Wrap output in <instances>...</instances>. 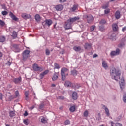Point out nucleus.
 Masks as SVG:
<instances>
[{
  "label": "nucleus",
  "instance_id": "22",
  "mask_svg": "<svg viewBox=\"0 0 126 126\" xmlns=\"http://www.w3.org/2000/svg\"><path fill=\"white\" fill-rule=\"evenodd\" d=\"M72 98L73 100H77L78 96H77V93L76 92H74L72 94Z\"/></svg>",
  "mask_w": 126,
  "mask_h": 126
},
{
  "label": "nucleus",
  "instance_id": "7",
  "mask_svg": "<svg viewBox=\"0 0 126 126\" xmlns=\"http://www.w3.org/2000/svg\"><path fill=\"white\" fill-rule=\"evenodd\" d=\"M11 49L15 52V53H19L20 52V50L19 49V48L18 47V45L16 44H13L11 46Z\"/></svg>",
  "mask_w": 126,
  "mask_h": 126
},
{
  "label": "nucleus",
  "instance_id": "51",
  "mask_svg": "<svg viewBox=\"0 0 126 126\" xmlns=\"http://www.w3.org/2000/svg\"><path fill=\"white\" fill-rule=\"evenodd\" d=\"M24 122V124H25V125H28L29 123H28V119H25L23 121Z\"/></svg>",
  "mask_w": 126,
  "mask_h": 126
},
{
  "label": "nucleus",
  "instance_id": "28",
  "mask_svg": "<svg viewBox=\"0 0 126 126\" xmlns=\"http://www.w3.org/2000/svg\"><path fill=\"white\" fill-rule=\"evenodd\" d=\"M120 86L121 89L122 90L125 88V81L124 80L120 82Z\"/></svg>",
  "mask_w": 126,
  "mask_h": 126
},
{
  "label": "nucleus",
  "instance_id": "24",
  "mask_svg": "<svg viewBox=\"0 0 126 126\" xmlns=\"http://www.w3.org/2000/svg\"><path fill=\"white\" fill-rule=\"evenodd\" d=\"M73 49L75 52H80L81 51V47L80 46H74Z\"/></svg>",
  "mask_w": 126,
  "mask_h": 126
},
{
  "label": "nucleus",
  "instance_id": "31",
  "mask_svg": "<svg viewBox=\"0 0 126 126\" xmlns=\"http://www.w3.org/2000/svg\"><path fill=\"white\" fill-rule=\"evenodd\" d=\"M103 107L105 108V111L106 114L108 116V117H109L110 116V113L109 112V109H108L107 107H106V106L105 105H103Z\"/></svg>",
  "mask_w": 126,
  "mask_h": 126
},
{
  "label": "nucleus",
  "instance_id": "45",
  "mask_svg": "<svg viewBox=\"0 0 126 126\" xmlns=\"http://www.w3.org/2000/svg\"><path fill=\"white\" fill-rule=\"evenodd\" d=\"M70 121L67 119L64 122V125H70Z\"/></svg>",
  "mask_w": 126,
  "mask_h": 126
},
{
  "label": "nucleus",
  "instance_id": "38",
  "mask_svg": "<svg viewBox=\"0 0 126 126\" xmlns=\"http://www.w3.org/2000/svg\"><path fill=\"white\" fill-rule=\"evenodd\" d=\"M5 41V37L4 36H0V42L1 43H3Z\"/></svg>",
  "mask_w": 126,
  "mask_h": 126
},
{
  "label": "nucleus",
  "instance_id": "53",
  "mask_svg": "<svg viewBox=\"0 0 126 126\" xmlns=\"http://www.w3.org/2000/svg\"><path fill=\"white\" fill-rule=\"evenodd\" d=\"M123 101L124 103H126V95L123 96Z\"/></svg>",
  "mask_w": 126,
  "mask_h": 126
},
{
  "label": "nucleus",
  "instance_id": "9",
  "mask_svg": "<svg viewBox=\"0 0 126 126\" xmlns=\"http://www.w3.org/2000/svg\"><path fill=\"white\" fill-rule=\"evenodd\" d=\"M70 12H76L78 10V4H74L70 9Z\"/></svg>",
  "mask_w": 126,
  "mask_h": 126
},
{
  "label": "nucleus",
  "instance_id": "52",
  "mask_svg": "<svg viewBox=\"0 0 126 126\" xmlns=\"http://www.w3.org/2000/svg\"><path fill=\"white\" fill-rule=\"evenodd\" d=\"M44 104H41L40 105H39V109L40 110H43V109H44Z\"/></svg>",
  "mask_w": 126,
  "mask_h": 126
},
{
  "label": "nucleus",
  "instance_id": "36",
  "mask_svg": "<svg viewBox=\"0 0 126 126\" xmlns=\"http://www.w3.org/2000/svg\"><path fill=\"white\" fill-rule=\"evenodd\" d=\"M69 110L71 113H73L75 111V106H71L69 108Z\"/></svg>",
  "mask_w": 126,
  "mask_h": 126
},
{
  "label": "nucleus",
  "instance_id": "58",
  "mask_svg": "<svg viewBox=\"0 0 126 126\" xmlns=\"http://www.w3.org/2000/svg\"><path fill=\"white\" fill-rule=\"evenodd\" d=\"M34 108H35V106L34 105H33L32 106L30 107L29 109H30V110L32 111V110H33V109H34Z\"/></svg>",
  "mask_w": 126,
  "mask_h": 126
},
{
  "label": "nucleus",
  "instance_id": "25",
  "mask_svg": "<svg viewBox=\"0 0 126 126\" xmlns=\"http://www.w3.org/2000/svg\"><path fill=\"white\" fill-rule=\"evenodd\" d=\"M64 85L66 87H70L71 86V82L69 81H66Z\"/></svg>",
  "mask_w": 126,
  "mask_h": 126
},
{
  "label": "nucleus",
  "instance_id": "43",
  "mask_svg": "<svg viewBox=\"0 0 126 126\" xmlns=\"http://www.w3.org/2000/svg\"><path fill=\"white\" fill-rule=\"evenodd\" d=\"M110 13V9L107 8L104 10V14H109Z\"/></svg>",
  "mask_w": 126,
  "mask_h": 126
},
{
  "label": "nucleus",
  "instance_id": "33",
  "mask_svg": "<svg viewBox=\"0 0 126 126\" xmlns=\"http://www.w3.org/2000/svg\"><path fill=\"white\" fill-rule=\"evenodd\" d=\"M58 73H55L52 78V80L53 81H55V80H57V79H58Z\"/></svg>",
  "mask_w": 126,
  "mask_h": 126
},
{
  "label": "nucleus",
  "instance_id": "23",
  "mask_svg": "<svg viewBox=\"0 0 126 126\" xmlns=\"http://www.w3.org/2000/svg\"><path fill=\"white\" fill-rule=\"evenodd\" d=\"M84 47L86 50H87L88 49H91V47H92V45L90 43H86Z\"/></svg>",
  "mask_w": 126,
  "mask_h": 126
},
{
  "label": "nucleus",
  "instance_id": "18",
  "mask_svg": "<svg viewBox=\"0 0 126 126\" xmlns=\"http://www.w3.org/2000/svg\"><path fill=\"white\" fill-rule=\"evenodd\" d=\"M9 16H10L11 18H12V19L13 20H14L15 21H17V20H18V18L16 17V16L14 15V14H13V13L11 12H9Z\"/></svg>",
  "mask_w": 126,
  "mask_h": 126
},
{
  "label": "nucleus",
  "instance_id": "54",
  "mask_svg": "<svg viewBox=\"0 0 126 126\" xmlns=\"http://www.w3.org/2000/svg\"><path fill=\"white\" fill-rule=\"evenodd\" d=\"M7 65H8L9 66H10L11 65V62L9 61H7V63H6Z\"/></svg>",
  "mask_w": 126,
  "mask_h": 126
},
{
  "label": "nucleus",
  "instance_id": "3",
  "mask_svg": "<svg viewBox=\"0 0 126 126\" xmlns=\"http://www.w3.org/2000/svg\"><path fill=\"white\" fill-rule=\"evenodd\" d=\"M68 70L67 68L65 67H63L61 69V76H62V79L63 81H64L65 80L66 76H65V72H66Z\"/></svg>",
  "mask_w": 126,
  "mask_h": 126
},
{
  "label": "nucleus",
  "instance_id": "30",
  "mask_svg": "<svg viewBox=\"0 0 126 126\" xmlns=\"http://www.w3.org/2000/svg\"><path fill=\"white\" fill-rule=\"evenodd\" d=\"M99 24L101 25H104V24H107V21L105 19H102L99 22Z\"/></svg>",
  "mask_w": 126,
  "mask_h": 126
},
{
  "label": "nucleus",
  "instance_id": "15",
  "mask_svg": "<svg viewBox=\"0 0 126 126\" xmlns=\"http://www.w3.org/2000/svg\"><path fill=\"white\" fill-rule=\"evenodd\" d=\"M48 73H49V70H46L45 71H44V72L40 74V75H39L40 78H41V79H43L44 78V76L47 75V74Z\"/></svg>",
  "mask_w": 126,
  "mask_h": 126
},
{
  "label": "nucleus",
  "instance_id": "2",
  "mask_svg": "<svg viewBox=\"0 0 126 126\" xmlns=\"http://www.w3.org/2000/svg\"><path fill=\"white\" fill-rule=\"evenodd\" d=\"M79 17H74L73 18H70L69 19H68L66 22H65V26L64 28L66 29V30H68V29H71L72 24L73 23V22H75V21H76V20H79Z\"/></svg>",
  "mask_w": 126,
  "mask_h": 126
},
{
  "label": "nucleus",
  "instance_id": "61",
  "mask_svg": "<svg viewBox=\"0 0 126 126\" xmlns=\"http://www.w3.org/2000/svg\"><path fill=\"white\" fill-rule=\"evenodd\" d=\"M2 94L0 93V100H2Z\"/></svg>",
  "mask_w": 126,
  "mask_h": 126
},
{
  "label": "nucleus",
  "instance_id": "17",
  "mask_svg": "<svg viewBox=\"0 0 126 126\" xmlns=\"http://www.w3.org/2000/svg\"><path fill=\"white\" fill-rule=\"evenodd\" d=\"M126 42V39L123 38L121 40V43L118 45V48H123L125 47V42Z\"/></svg>",
  "mask_w": 126,
  "mask_h": 126
},
{
  "label": "nucleus",
  "instance_id": "44",
  "mask_svg": "<svg viewBox=\"0 0 126 126\" xmlns=\"http://www.w3.org/2000/svg\"><path fill=\"white\" fill-rule=\"evenodd\" d=\"M41 123H43V124H46L47 123V120H46V119H45V117H43L41 119Z\"/></svg>",
  "mask_w": 126,
  "mask_h": 126
},
{
  "label": "nucleus",
  "instance_id": "4",
  "mask_svg": "<svg viewBox=\"0 0 126 126\" xmlns=\"http://www.w3.org/2000/svg\"><path fill=\"white\" fill-rule=\"evenodd\" d=\"M30 51L25 50L22 53L24 61H26L30 57Z\"/></svg>",
  "mask_w": 126,
  "mask_h": 126
},
{
  "label": "nucleus",
  "instance_id": "19",
  "mask_svg": "<svg viewBox=\"0 0 126 126\" xmlns=\"http://www.w3.org/2000/svg\"><path fill=\"white\" fill-rule=\"evenodd\" d=\"M109 124H110L111 126H122L121 123H115L113 121H109Z\"/></svg>",
  "mask_w": 126,
  "mask_h": 126
},
{
  "label": "nucleus",
  "instance_id": "42",
  "mask_svg": "<svg viewBox=\"0 0 126 126\" xmlns=\"http://www.w3.org/2000/svg\"><path fill=\"white\" fill-rule=\"evenodd\" d=\"M54 68L56 69H60V65L58 63H55L54 64Z\"/></svg>",
  "mask_w": 126,
  "mask_h": 126
},
{
  "label": "nucleus",
  "instance_id": "41",
  "mask_svg": "<svg viewBox=\"0 0 126 126\" xmlns=\"http://www.w3.org/2000/svg\"><path fill=\"white\" fill-rule=\"evenodd\" d=\"M0 25L2 27H3V26L5 25V23L4 22V21L1 20H0Z\"/></svg>",
  "mask_w": 126,
  "mask_h": 126
},
{
  "label": "nucleus",
  "instance_id": "34",
  "mask_svg": "<svg viewBox=\"0 0 126 126\" xmlns=\"http://www.w3.org/2000/svg\"><path fill=\"white\" fill-rule=\"evenodd\" d=\"M29 93H28V92H25V99L26 100V101H28L29 99Z\"/></svg>",
  "mask_w": 126,
  "mask_h": 126
},
{
  "label": "nucleus",
  "instance_id": "1",
  "mask_svg": "<svg viewBox=\"0 0 126 126\" xmlns=\"http://www.w3.org/2000/svg\"><path fill=\"white\" fill-rule=\"evenodd\" d=\"M110 73L112 79H114L116 81H118L120 79V76H121V72L120 70L112 67L110 69Z\"/></svg>",
  "mask_w": 126,
  "mask_h": 126
},
{
  "label": "nucleus",
  "instance_id": "20",
  "mask_svg": "<svg viewBox=\"0 0 126 126\" xmlns=\"http://www.w3.org/2000/svg\"><path fill=\"white\" fill-rule=\"evenodd\" d=\"M55 9L57 11H61V10L63 9V6L62 5H57L55 6Z\"/></svg>",
  "mask_w": 126,
  "mask_h": 126
},
{
  "label": "nucleus",
  "instance_id": "57",
  "mask_svg": "<svg viewBox=\"0 0 126 126\" xmlns=\"http://www.w3.org/2000/svg\"><path fill=\"white\" fill-rule=\"evenodd\" d=\"M59 99H61V100H64V96H59Z\"/></svg>",
  "mask_w": 126,
  "mask_h": 126
},
{
  "label": "nucleus",
  "instance_id": "59",
  "mask_svg": "<svg viewBox=\"0 0 126 126\" xmlns=\"http://www.w3.org/2000/svg\"><path fill=\"white\" fill-rule=\"evenodd\" d=\"M65 1H66V0H59V2H65Z\"/></svg>",
  "mask_w": 126,
  "mask_h": 126
},
{
  "label": "nucleus",
  "instance_id": "64",
  "mask_svg": "<svg viewBox=\"0 0 126 126\" xmlns=\"http://www.w3.org/2000/svg\"><path fill=\"white\" fill-rule=\"evenodd\" d=\"M115 0H110V1L112 2V1H115Z\"/></svg>",
  "mask_w": 126,
  "mask_h": 126
},
{
  "label": "nucleus",
  "instance_id": "8",
  "mask_svg": "<svg viewBox=\"0 0 126 126\" xmlns=\"http://www.w3.org/2000/svg\"><path fill=\"white\" fill-rule=\"evenodd\" d=\"M108 38L112 40V41H114L116 40V33H114V32H111L108 33Z\"/></svg>",
  "mask_w": 126,
  "mask_h": 126
},
{
  "label": "nucleus",
  "instance_id": "5",
  "mask_svg": "<svg viewBox=\"0 0 126 126\" xmlns=\"http://www.w3.org/2000/svg\"><path fill=\"white\" fill-rule=\"evenodd\" d=\"M84 18L87 19L88 23H92L93 22V20L94 18H93V16L91 15H85L83 16Z\"/></svg>",
  "mask_w": 126,
  "mask_h": 126
},
{
  "label": "nucleus",
  "instance_id": "56",
  "mask_svg": "<svg viewBox=\"0 0 126 126\" xmlns=\"http://www.w3.org/2000/svg\"><path fill=\"white\" fill-rule=\"evenodd\" d=\"M24 116H25V117H27V116H28V113L27 112V111L25 112V113H24Z\"/></svg>",
  "mask_w": 126,
  "mask_h": 126
},
{
  "label": "nucleus",
  "instance_id": "21",
  "mask_svg": "<svg viewBox=\"0 0 126 126\" xmlns=\"http://www.w3.org/2000/svg\"><path fill=\"white\" fill-rule=\"evenodd\" d=\"M115 16L116 19H120V18H121V12L120 11L118 10L116 11Z\"/></svg>",
  "mask_w": 126,
  "mask_h": 126
},
{
  "label": "nucleus",
  "instance_id": "48",
  "mask_svg": "<svg viewBox=\"0 0 126 126\" xmlns=\"http://www.w3.org/2000/svg\"><path fill=\"white\" fill-rule=\"evenodd\" d=\"M96 28V26L93 25L90 27V31H93V30H94V29H95V28Z\"/></svg>",
  "mask_w": 126,
  "mask_h": 126
},
{
  "label": "nucleus",
  "instance_id": "37",
  "mask_svg": "<svg viewBox=\"0 0 126 126\" xmlns=\"http://www.w3.org/2000/svg\"><path fill=\"white\" fill-rule=\"evenodd\" d=\"M99 30L100 31H105V27L104 26H99Z\"/></svg>",
  "mask_w": 126,
  "mask_h": 126
},
{
  "label": "nucleus",
  "instance_id": "55",
  "mask_svg": "<svg viewBox=\"0 0 126 126\" xmlns=\"http://www.w3.org/2000/svg\"><path fill=\"white\" fill-rule=\"evenodd\" d=\"M126 30V26L123 27L122 29V31H123V32H125Z\"/></svg>",
  "mask_w": 126,
  "mask_h": 126
},
{
  "label": "nucleus",
  "instance_id": "10",
  "mask_svg": "<svg viewBox=\"0 0 126 126\" xmlns=\"http://www.w3.org/2000/svg\"><path fill=\"white\" fill-rule=\"evenodd\" d=\"M120 54V49L119 48L116 49V51H111L110 53V56L111 58L113 57H115V56H117V55H119Z\"/></svg>",
  "mask_w": 126,
  "mask_h": 126
},
{
  "label": "nucleus",
  "instance_id": "26",
  "mask_svg": "<svg viewBox=\"0 0 126 126\" xmlns=\"http://www.w3.org/2000/svg\"><path fill=\"white\" fill-rule=\"evenodd\" d=\"M35 19L37 22L39 21H41V17L40 16V15L38 14H36L35 15Z\"/></svg>",
  "mask_w": 126,
  "mask_h": 126
},
{
  "label": "nucleus",
  "instance_id": "62",
  "mask_svg": "<svg viewBox=\"0 0 126 126\" xmlns=\"http://www.w3.org/2000/svg\"><path fill=\"white\" fill-rule=\"evenodd\" d=\"M1 57H2V53L0 52V58H1Z\"/></svg>",
  "mask_w": 126,
  "mask_h": 126
},
{
  "label": "nucleus",
  "instance_id": "49",
  "mask_svg": "<svg viewBox=\"0 0 126 126\" xmlns=\"http://www.w3.org/2000/svg\"><path fill=\"white\" fill-rule=\"evenodd\" d=\"M88 111H85L84 112V117H88Z\"/></svg>",
  "mask_w": 126,
  "mask_h": 126
},
{
  "label": "nucleus",
  "instance_id": "35",
  "mask_svg": "<svg viewBox=\"0 0 126 126\" xmlns=\"http://www.w3.org/2000/svg\"><path fill=\"white\" fill-rule=\"evenodd\" d=\"M71 73L72 75L76 76V75H77V71H76V70H73L71 71Z\"/></svg>",
  "mask_w": 126,
  "mask_h": 126
},
{
  "label": "nucleus",
  "instance_id": "29",
  "mask_svg": "<svg viewBox=\"0 0 126 126\" xmlns=\"http://www.w3.org/2000/svg\"><path fill=\"white\" fill-rule=\"evenodd\" d=\"M12 37L13 39H16L17 38V33L15 31H13L12 32Z\"/></svg>",
  "mask_w": 126,
  "mask_h": 126
},
{
  "label": "nucleus",
  "instance_id": "40",
  "mask_svg": "<svg viewBox=\"0 0 126 126\" xmlns=\"http://www.w3.org/2000/svg\"><path fill=\"white\" fill-rule=\"evenodd\" d=\"M102 7L103 9H108V8L109 7V4H104Z\"/></svg>",
  "mask_w": 126,
  "mask_h": 126
},
{
  "label": "nucleus",
  "instance_id": "60",
  "mask_svg": "<svg viewBox=\"0 0 126 126\" xmlns=\"http://www.w3.org/2000/svg\"><path fill=\"white\" fill-rule=\"evenodd\" d=\"M97 57H98V55H97L96 54H94L93 55V58H97Z\"/></svg>",
  "mask_w": 126,
  "mask_h": 126
},
{
  "label": "nucleus",
  "instance_id": "39",
  "mask_svg": "<svg viewBox=\"0 0 126 126\" xmlns=\"http://www.w3.org/2000/svg\"><path fill=\"white\" fill-rule=\"evenodd\" d=\"M96 119L97 121H101V116L100 115V113H98L96 115Z\"/></svg>",
  "mask_w": 126,
  "mask_h": 126
},
{
  "label": "nucleus",
  "instance_id": "16",
  "mask_svg": "<svg viewBox=\"0 0 126 126\" xmlns=\"http://www.w3.org/2000/svg\"><path fill=\"white\" fill-rule=\"evenodd\" d=\"M126 42V39L123 38L121 40V43L118 45V48H123L125 47V42Z\"/></svg>",
  "mask_w": 126,
  "mask_h": 126
},
{
  "label": "nucleus",
  "instance_id": "47",
  "mask_svg": "<svg viewBox=\"0 0 126 126\" xmlns=\"http://www.w3.org/2000/svg\"><path fill=\"white\" fill-rule=\"evenodd\" d=\"M45 54L46 56H50V50L49 49H46Z\"/></svg>",
  "mask_w": 126,
  "mask_h": 126
},
{
  "label": "nucleus",
  "instance_id": "12",
  "mask_svg": "<svg viewBox=\"0 0 126 126\" xmlns=\"http://www.w3.org/2000/svg\"><path fill=\"white\" fill-rule=\"evenodd\" d=\"M52 20H46L45 22L42 23V25L43 26H46L47 25V26H50V25H52Z\"/></svg>",
  "mask_w": 126,
  "mask_h": 126
},
{
  "label": "nucleus",
  "instance_id": "11",
  "mask_svg": "<svg viewBox=\"0 0 126 126\" xmlns=\"http://www.w3.org/2000/svg\"><path fill=\"white\" fill-rule=\"evenodd\" d=\"M21 17L24 19H25V20L29 19V18H31V15L25 13H22Z\"/></svg>",
  "mask_w": 126,
  "mask_h": 126
},
{
  "label": "nucleus",
  "instance_id": "32",
  "mask_svg": "<svg viewBox=\"0 0 126 126\" xmlns=\"http://www.w3.org/2000/svg\"><path fill=\"white\" fill-rule=\"evenodd\" d=\"M102 64L103 67H104V68H107V67H108V64L106 63V61H103L102 63Z\"/></svg>",
  "mask_w": 126,
  "mask_h": 126
},
{
  "label": "nucleus",
  "instance_id": "27",
  "mask_svg": "<svg viewBox=\"0 0 126 126\" xmlns=\"http://www.w3.org/2000/svg\"><path fill=\"white\" fill-rule=\"evenodd\" d=\"M9 117H10V118H13V117L15 116V113L13 111H9Z\"/></svg>",
  "mask_w": 126,
  "mask_h": 126
},
{
  "label": "nucleus",
  "instance_id": "46",
  "mask_svg": "<svg viewBox=\"0 0 126 126\" xmlns=\"http://www.w3.org/2000/svg\"><path fill=\"white\" fill-rule=\"evenodd\" d=\"M1 14H2L3 16L7 15L8 14V12L6 11H3L1 12Z\"/></svg>",
  "mask_w": 126,
  "mask_h": 126
},
{
  "label": "nucleus",
  "instance_id": "6",
  "mask_svg": "<svg viewBox=\"0 0 126 126\" xmlns=\"http://www.w3.org/2000/svg\"><path fill=\"white\" fill-rule=\"evenodd\" d=\"M32 68L34 71H40V72L43 71V68L39 66L37 63L33 64Z\"/></svg>",
  "mask_w": 126,
  "mask_h": 126
},
{
  "label": "nucleus",
  "instance_id": "14",
  "mask_svg": "<svg viewBox=\"0 0 126 126\" xmlns=\"http://www.w3.org/2000/svg\"><path fill=\"white\" fill-rule=\"evenodd\" d=\"M112 27L113 31L115 32H116V31H119V27L118 26V24L113 23L112 24Z\"/></svg>",
  "mask_w": 126,
  "mask_h": 126
},
{
  "label": "nucleus",
  "instance_id": "13",
  "mask_svg": "<svg viewBox=\"0 0 126 126\" xmlns=\"http://www.w3.org/2000/svg\"><path fill=\"white\" fill-rule=\"evenodd\" d=\"M13 81L15 84H18L22 81V78L21 77H19L18 78H14Z\"/></svg>",
  "mask_w": 126,
  "mask_h": 126
},
{
  "label": "nucleus",
  "instance_id": "63",
  "mask_svg": "<svg viewBox=\"0 0 126 126\" xmlns=\"http://www.w3.org/2000/svg\"><path fill=\"white\" fill-rule=\"evenodd\" d=\"M52 87H55L56 86V85L55 84H53L52 85Z\"/></svg>",
  "mask_w": 126,
  "mask_h": 126
},
{
  "label": "nucleus",
  "instance_id": "50",
  "mask_svg": "<svg viewBox=\"0 0 126 126\" xmlns=\"http://www.w3.org/2000/svg\"><path fill=\"white\" fill-rule=\"evenodd\" d=\"M15 94L16 97H18V95H19V92L17 90L15 92Z\"/></svg>",
  "mask_w": 126,
  "mask_h": 126
}]
</instances>
